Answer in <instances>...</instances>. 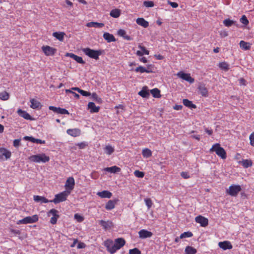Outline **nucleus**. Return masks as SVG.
<instances>
[{
	"label": "nucleus",
	"mask_w": 254,
	"mask_h": 254,
	"mask_svg": "<svg viewBox=\"0 0 254 254\" xmlns=\"http://www.w3.org/2000/svg\"><path fill=\"white\" fill-rule=\"evenodd\" d=\"M209 151L210 152H215L216 154L222 159H225L227 157L226 151L220 146L219 143L213 144Z\"/></svg>",
	"instance_id": "obj_1"
},
{
	"label": "nucleus",
	"mask_w": 254,
	"mask_h": 254,
	"mask_svg": "<svg viewBox=\"0 0 254 254\" xmlns=\"http://www.w3.org/2000/svg\"><path fill=\"white\" fill-rule=\"evenodd\" d=\"M82 51L89 58L96 60L99 59V57L102 54L101 50H95L89 48H83Z\"/></svg>",
	"instance_id": "obj_2"
},
{
	"label": "nucleus",
	"mask_w": 254,
	"mask_h": 254,
	"mask_svg": "<svg viewBox=\"0 0 254 254\" xmlns=\"http://www.w3.org/2000/svg\"><path fill=\"white\" fill-rule=\"evenodd\" d=\"M29 159L33 162L36 163H46L49 161L50 157L45 153L32 155L29 157Z\"/></svg>",
	"instance_id": "obj_3"
},
{
	"label": "nucleus",
	"mask_w": 254,
	"mask_h": 254,
	"mask_svg": "<svg viewBox=\"0 0 254 254\" xmlns=\"http://www.w3.org/2000/svg\"><path fill=\"white\" fill-rule=\"evenodd\" d=\"M70 193V191H64L60 193L55 195V198L50 200V202H54L55 204L64 201L66 200L67 197Z\"/></svg>",
	"instance_id": "obj_4"
},
{
	"label": "nucleus",
	"mask_w": 254,
	"mask_h": 254,
	"mask_svg": "<svg viewBox=\"0 0 254 254\" xmlns=\"http://www.w3.org/2000/svg\"><path fill=\"white\" fill-rule=\"evenodd\" d=\"M241 190L242 188L240 185H232L229 187L228 189L226 190V192L231 196L236 197Z\"/></svg>",
	"instance_id": "obj_5"
},
{
	"label": "nucleus",
	"mask_w": 254,
	"mask_h": 254,
	"mask_svg": "<svg viewBox=\"0 0 254 254\" xmlns=\"http://www.w3.org/2000/svg\"><path fill=\"white\" fill-rule=\"evenodd\" d=\"M38 219L39 217L37 215H33L31 216H27L23 219L18 220L16 224L20 225L33 223L37 222Z\"/></svg>",
	"instance_id": "obj_6"
},
{
	"label": "nucleus",
	"mask_w": 254,
	"mask_h": 254,
	"mask_svg": "<svg viewBox=\"0 0 254 254\" xmlns=\"http://www.w3.org/2000/svg\"><path fill=\"white\" fill-rule=\"evenodd\" d=\"M59 211L55 209H52L50 211H49L47 213L48 216L50 217L52 216L50 220V223L52 224H56L57 222L58 219L60 217V215L59 214Z\"/></svg>",
	"instance_id": "obj_7"
},
{
	"label": "nucleus",
	"mask_w": 254,
	"mask_h": 254,
	"mask_svg": "<svg viewBox=\"0 0 254 254\" xmlns=\"http://www.w3.org/2000/svg\"><path fill=\"white\" fill-rule=\"evenodd\" d=\"M154 67V65L152 64H148L146 67H143L142 66H139L137 67L134 71L136 72H140V73H151L153 72V68Z\"/></svg>",
	"instance_id": "obj_8"
},
{
	"label": "nucleus",
	"mask_w": 254,
	"mask_h": 254,
	"mask_svg": "<svg viewBox=\"0 0 254 254\" xmlns=\"http://www.w3.org/2000/svg\"><path fill=\"white\" fill-rule=\"evenodd\" d=\"M42 50L47 56H54L57 52V49L49 46H43Z\"/></svg>",
	"instance_id": "obj_9"
},
{
	"label": "nucleus",
	"mask_w": 254,
	"mask_h": 254,
	"mask_svg": "<svg viewBox=\"0 0 254 254\" xmlns=\"http://www.w3.org/2000/svg\"><path fill=\"white\" fill-rule=\"evenodd\" d=\"M104 245L110 254H113L116 253V250H114V242L112 240L108 239L105 241Z\"/></svg>",
	"instance_id": "obj_10"
},
{
	"label": "nucleus",
	"mask_w": 254,
	"mask_h": 254,
	"mask_svg": "<svg viewBox=\"0 0 254 254\" xmlns=\"http://www.w3.org/2000/svg\"><path fill=\"white\" fill-rule=\"evenodd\" d=\"M177 75L179 77L189 82L190 83H192L194 81V78L191 77L190 73H186L182 71H180L177 74Z\"/></svg>",
	"instance_id": "obj_11"
},
{
	"label": "nucleus",
	"mask_w": 254,
	"mask_h": 254,
	"mask_svg": "<svg viewBox=\"0 0 254 254\" xmlns=\"http://www.w3.org/2000/svg\"><path fill=\"white\" fill-rule=\"evenodd\" d=\"M49 109L50 110H51L54 112L59 114L68 115L69 114L67 110L64 108H61L60 107H56L55 106H50L49 107Z\"/></svg>",
	"instance_id": "obj_12"
},
{
	"label": "nucleus",
	"mask_w": 254,
	"mask_h": 254,
	"mask_svg": "<svg viewBox=\"0 0 254 254\" xmlns=\"http://www.w3.org/2000/svg\"><path fill=\"white\" fill-rule=\"evenodd\" d=\"M126 244V241L123 238H118L115 239V243H114V250H116V252L122 247H123Z\"/></svg>",
	"instance_id": "obj_13"
},
{
	"label": "nucleus",
	"mask_w": 254,
	"mask_h": 254,
	"mask_svg": "<svg viewBox=\"0 0 254 254\" xmlns=\"http://www.w3.org/2000/svg\"><path fill=\"white\" fill-rule=\"evenodd\" d=\"M195 220L196 222L200 224V226L202 227H206L208 224V219L201 215L196 216L195 218Z\"/></svg>",
	"instance_id": "obj_14"
},
{
	"label": "nucleus",
	"mask_w": 254,
	"mask_h": 254,
	"mask_svg": "<svg viewBox=\"0 0 254 254\" xmlns=\"http://www.w3.org/2000/svg\"><path fill=\"white\" fill-rule=\"evenodd\" d=\"M75 185L74 179L73 177H69L66 181L65 187L66 189L70 191L74 188Z\"/></svg>",
	"instance_id": "obj_15"
},
{
	"label": "nucleus",
	"mask_w": 254,
	"mask_h": 254,
	"mask_svg": "<svg viewBox=\"0 0 254 254\" xmlns=\"http://www.w3.org/2000/svg\"><path fill=\"white\" fill-rule=\"evenodd\" d=\"M138 235L140 239H146L151 237L153 234L150 231H148L145 229H142L138 232Z\"/></svg>",
	"instance_id": "obj_16"
},
{
	"label": "nucleus",
	"mask_w": 254,
	"mask_h": 254,
	"mask_svg": "<svg viewBox=\"0 0 254 254\" xmlns=\"http://www.w3.org/2000/svg\"><path fill=\"white\" fill-rule=\"evenodd\" d=\"M65 56L69 57L73 60H74L77 63L81 64H84L85 63V61H83L82 57L78 56L73 53H67L65 54Z\"/></svg>",
	"instance_id": "obj_17"
},
{
	"label": "nucleus",
	"mask_w": 254,
	"mask_h": 254,
	"mask_svg": "<svg viewBox=\"0 0 254 254\" xmlns=\"http://www.w3.org/2000/svg\"><path fill=\"white\" fill-rule=\"evenodd\" d=\"M218 246L223 250H230L233 248L231 242L228 241L219 242L218 243Z\"/></svg>",
	"instance_id": "obj_18"
},
{
	"label": "nucleus",
	"mask_w": 254,
	"mask_h": 254,
	"mask_svg": "<svg viewBox=\"0 0 254 254\" xmlns=\"http://www.w3.org/2000/svg\"><path fill=\"white\" fill-rule=\"evenodd\" d=\"M119 199H115L109 200L105 205V208L107 210H111L115 207L116 204L118 202Z\"/></svg>",
	"instance_id": "obj_19"
},
{
	"label": "nucleus",
	"mask_w": 254,
	"mask_h": 254,
	"mask_svg": "<svg viewBox=\"0 0 254 254\" xmlns=\"http://www.w3.org/2000/svg\"><path fill=\"white\" fill-rule=\"evenodd\" d=\"M87 107L91 113H98L100 110V107L96 106L95 103L92 102H89Z\"/></svg>",
	"instance_id": "obj_20"
},
{
	"label": "nucleus",
	"mask_w": 254,
	"mask_h": 254,
	"mask_svg": "<svg viewBox=\"0 0 254 254\" xmlns=\"http://www.w3.org/2000/svg\"><path fill=\"white\" fill-rule=\"evenodd\" d=\"M99 223L104 230H107L113 226L112 222L110 221H105L101 220L99 221Z\"/></svg>",
	"instance_id": "obj_21"
},
{
	"label": "nucleus",
	"mask_w": 254,
	"mask_h": 254,
	"mask_svg": "<svg viewBox=\"0 0 254 254\" xmlns=\"http://www.w3.org/2000/svg\"><path fill=\"white\" fill-rule=\"evenodd\" d=\"M66 132L68 134L72 136L77 137L80 135L81 131L78 128H73L68 129L66 130Z\"/></svg>",
	"instance_id": "obj_22"
},
{
	"label": "nucleus",
	"mask_w": 254,
	"mask_h": 254,
	"mask_svg": "<svg viewBox=\"0 0 254 254\" xmlns=\"http://www.w3.org/2000/svg\"><path fill=\"white\" fill-rule=\"evenodd\" d=\"M200 94L203 97H206L208 96V92L204 84H200L198 87Z\"/></svg>",
	"instance_id": "obj_23"
},
{
	"label": "nucleus",
	"mask_w": 254,
	"mask_h": 254,
	"mask_svg": "<svg viewBox=\"0 0 254 254\" xmlns=\"http://www.w3.org/2000/svg\"><path fill=\"white\" fill-rule=\"evenodd\" d=\"M103 37L104 39L108 43L115 42L116 41V39L115 38L113 34H110L108 32H105L103 34Z\"/></svg>",
	"instance_id": "obj_24"
},
{
	"label": "nucleus",
	"mask_w": 254,
	"mask_h": 254,
	"mask_svg": "<svg viewBox=\"0 0 254 254\" xmlns=\"http://www.w3.org/2000/svg\"><path fill=\"white\" fill-rule=\"evenodd\" d=\"M17 112L19 116L23 118L24 119L32 120V118L31 116L26 111H23L20 109H19L17 110Z\"/></svg>",
	"instance_id": "obj_25"
},
{
	"label": "nucleus",
	"mask_w": 254,
	"mask_h": 254,
	"mask_svg": "<svg viewBox=\"0 0 254 254\" xmlns=\"http://www.w3.org/2000/svg\"><path fill=\"white\" fill-rule=\"evenodd\" d=\"M97 194L101 198H110L112 196V193L108 190H103L102 191L98 192Z\"/></svg>",
	"instance_id": "obj_26"
},
{
	"label": "nucleus",
	"mask_w": 254,
	"mask_h": 254,
	"mask_svg": "<svg viewBox=\"0 0 254 254\" xmlns=\"http://www.w3.org/2000/svg\"><path fill=\"white\" fill-rule=\"evenodd\" d=\"M238 163L241 164L244 168H248L253 165V162L251 159H243Z\"/></svg>",
	"instance_id": "obj_27"
},
{
	"label": "nucleus",
	"mask_w": 254,
	"mask_h": 254,
	"mask_svg": "<svg viewBox=\"0 0 254 254\" xmlns=\"http://www.w3.org/2000/svg\"><path fill=\"white\" fill-rule=\"evenodd\" d=\"M136 23L144 28H147L149 26V23L143 18H138L136 20Z\"/></svg>",
	"instance_id": "obj_28"
},
{
	"label": "nucleus",
	"mask_w": 254,
	"mask_h": 254,
	"mask_svg": "<svg viewBox=\"0 0 254 254\" xmlns=\"http://www.w3.org/2000/svg\"><path fill=\"white\" fill-rule=\"evenodd\" d=\"M33 199L36 202H41V203H48L50 202V200L47 199L44 196L39 195H34Z\"/></svg>",
	"instance_id": "obj_29"
},
{
	"label": "nucleus",
	"mask_w": 254,
	"mask_h": 254,
	"mask_svg": "<svg viewBox=\"0 0 254 254\" xmlns=\"http://www.w3.org/2000/svg\"><path fill=\"white\" fill-rule=\"evenodd\" d=\"M86 26L88 27L101 28L104 26L103 23H99L97 22H90L86 23Z\"/></svg>",
	"instance_id": "obj_30"
},
{
	"label": "nucleus",
	"mask_w": 254,
	"mask_h": 254,
	"mask_svg": "<svg viewBox=\"0 0 254 254\" xmlns=\"http://www.w3.org/2000/svg\"><path fill=\"white\" fill-rule=\"evenodd\" d=\"M65 35L64 32H55L53 33V36L61 42L64 41Z\"/></svg>",
	"instance_id": "obj_31"
},
{
	"label": "nucleus",
	"mask_w": 254,
	"mask_h": 254,
	"mask_svg": "<svg viewBox=\"0 0 254 254\" xmlns=\"http://www.w3.org/2000/svg\"><path fill=\"white\" fill-rule=\"evenodd\" d=\"M138 95L143 98H148L149 96V93L147 86H144L141 91L138 92Z\"/></svg>",
	"instance_id": "obj_32"
},
{
	"label": "nucleus",
	"mask_w": 254,
	"mask_h": 254,
	"mask_svg": "<svg viewBox=\"0 0 254 254\" xmlns=\"http://www.w3.org/2000/svg\"><path fill=\"white\" fill-rule=\"evenodd\" d=\"M0 152L1 153L2 156L5 157L6 159H8L11 157V152L5 148H0Z\"/></svg>",
	"instance_id": "obj_33"
},
{
	"label": "nucleus",
	"mask_w": 254,
	"mask_h": 254,
	"mask_svg": "<svg viewBox=\"0 0 254 254\" xmlns=\"http://www.w3.org/2000/svg\"><path fill=\"white\" fill-rule=\"evenodd\" d=\"M183 104L187 107L190 109L196 108V106L193 104L192 102L187 99H184L183 100Z\"/></svg>",
	"instance_id": "obj_34"
},
{
	"label": "nucleus",
	"mask_w": 254,
	"mask_h": 254,
	"mask_svg": "<svg viewBox=\"0 0 254 254\" xmlns=\"http://www.w3.org/2000/svg\"><path fill=\"white\" fill-rule=\"evenodd\" d=\"M118 34L120 36L123 37L125 39L127 40H131V37L126 34V32L125 30L120 29L118 31Z\"/></svg>",
	"instance_id": "obj_35"
},
{
	"label": "nucleus",
	"mask_w": 254,
	"mask_h": 254,
	"mask_svg": "<svg viewBox=\"0 0 254 254\" xmlns=\"http://www.w3.org/2000/svg\"><path fill=\"white\" fill-rule=\"evenodd\" d=\"M104 170L110 173H116L120 172L121 169L116 166H114L111 167L105 168Z\"/></svg>",
	"instance_id": "obj_36"
},
{
	"label": "nucleus",
	"mask_w": 254,
	"mask_h": 254,
	"mask_svg": "<svg viewBox=\"0 0 254 254\" xmlns=\"http://www.w3.org/2000/svg\"><path fill=\"white\" fill-rule=\"evenodd\" d=\"M111 17L114 18H118L121 15V10L118 8L112 9L110 13Z\"/></svg>",
	"instance_id": "obj_37"
},
{
	"label": "nucleus",
	"mask_w": 254,
	"mask_h": 254,
	"mask_svg": "<svg viewBox=\"0 0 254 254\" xmlns=\"http://www.w3.org/2000/svg\"><path fill=\"white\" fill-rule=\"evenodd\" d=\"M240 47L243 50H248L251 48V44L248 42L242 40L240 42Z\"/></svg>",
	"instance_id": "obj_38"
},
{
	"label": "nucleus",
	"mask_w": 254,
	"mask_h": 254,
	"mask_svg": "<svg viewBox=\"0 0 254 254\" xmlns=\"http://www.w3.org/2000/svg\"><path fill=\"white\" fill-rule=\"evenodd\" d=\"M30 101L31 103L30 107L33 109L39 108L41 106L40 103L34 99H31Z\"/></svg>",
	"instance_id": "obj_39"
},
{
	"label": "nucleus",
	"mask_w": 254,
	"mask_h": 254,
	"mask_svg": "<svg viewBox=\"0 0 254 254\" xmlns=\"http://www.w3.org/2000/svg\"><path fill=\"white\" fill-rule=\"evenodd\" d=\"M72 89L77 91L78 93H79L81 95H82L83 96L87 97L91 95L90 92L80 89L78 87H74L72 88Z\"/></svg>",
	"instance_id": "obj_40"
},
{
	"label": "nucleus",
	"mask_w": 254,
	"mask_h": 254,
	"mask_svg": "<svg viewBox=\"0 0 254 254\" xmlns=\"http://www.w3.org/2000/svg\"><path fill=\"white\" fill-rule=\"evenodd\" d=\"M185 251L186 254H195L197 252L196 250L191 246L186 247Z\"/></svg>",
	"instance_id": "obj_41"
},
{
	"label": "nucleus",
	"mask_w": 254,
	"mask_h": 254,
	"mask_svg": "<svg viewBox=\"0 0 254 254\" xmlns=\"http://www.w3.org/2000/svg\"><path fill=\"white\" fill-rule=\"evenodd\" d=\"M142 154L144 158H149L152 156V151L148 148H144L142 150Z\"/></svg>",
	"instance_id": "obj_42"
},
{
	"label": "nucleus",
	"mask_w": 254,
	"mask_h": 254,
	"mask_svg": "<svg viewBox=\"0 0 254 254\" xmlns=\"http://www.w3.org/2000/svg\"><path fill=\"white\" fill-rule=\"evenodd\" d=\"M150 93L154 98H160L161 97L160 91L158 88H154L150 90Z\"/></svg>",
	"instance_id": "obj_43"
},
{
	"label": "nucleus",
	"mask_w": 254,
	"mask_h": 254,
	"mask_svg": "<svg viewBox=\"0 0 254 254\" xmlns=\"http://www.w3.org/2000/svg\"><path fill=\"white\" fill-rule=\"evenodd\" d=\"M104 150L107 154L110 155L114 152L115 149L113 147L110 145H108L106 146V147L104 148Z\"/></svg>",
	"instance_id": "obj_44"
},
{
	"label": "nucleus",
	"mask_w": 254,
	"mask_h": 254,
	"mask_svg": "<svg viewBox=\"0 0 254 254\" xmlns=\"http://www.w3.org/2000/svg\"><path fill=\"white\" fill-rule=\"evenodd\" d=\"M9 98V94L6 92L3 91L0 93V99L5 101L7 100Z\"/></svg>",
	"instance_id": "obj_45"
},
{
	"label": "nucleus",
	"mask_w": 254,
	"mask_h": 254,
	"mask_svg": "<svg viewBox=\"0 0 254 254\" xmlns=\"http://www.w3.org/2000/svg\"><path fill=\"white\" fill-rule=\"evenodd\" d=\"M92 98L93 100L98 103H101L102 102V99L99 97L96 93H93L91 94Z\"/></svg>",
	"instance_id": "obj_46"
},
{
	"label": "nucleus",
	"mask_w": 254,
	"mask_h": 254,
	"mask_svg": "<svg viewBox=\"0 0 254 254\" xmlns=\"http://www.w3.org/2000/svg\"><path fill=\"white\" fill-rule=\"evenodd\" d=\"M192 236H193V234L191 232H190V231L185 232L182 233L180 235V238L183 239V238H190V237H191Z\"/></svg>",
	"instance_id": "obj_47"
},
{
	"label": "nucleus",
	"mask_w": 254,
	"mask_h": 254,
	"mask_svg": "<svg viewBox=\"0 0 254 254\" xmlns=\"http://www.w3.org/2000/svg\"><path fill=\"white\" fill-rule=\"evenodd\" d=\"M219 67L223 70H228L229 69V64L226 62H222L219 63Z\"/></svg>",
	"instance_id": "obj_48"
},
{
	"label": "nucleus",
	"mask_w": 254,
	"mask_h": 254,
	"mask_svg": "<svg viewBox=\"0 0 254 254\" xmlns=\"http://www.w3.org/2000/svg\"><path fill=\"white\" fill-rule=\"evenodd\" d=\"M234 23V21L230 19H225L223 21V23L225 25V26L227 27H230L232 26Z\"/></svg>",
	"instance_id": "obj_49"
},
{
	"label": "nucleus",
	"mask_w": 254,
	"mask_h": 254,
	"mask_svg": "<svg viewBox=\"0 0 254 254\" xmlns=\"http://www.w3.org/2000/svg\"><path fill=\"white\" fill-rule=\"evenodd\" d=\"M144 202L145 203L146 205L147 206L148 209H149L153 205V203L150 198H145L144 199Z\"/></svg>",
	"instance_id": "obj_50"
},
{
	"label": "nucleus",
	"mask_w": 254,
	"mask_h": 254,
	"mask_svg": "<svg viewBox=\"0 0 254 254\" xmlns=\"http://www.w3.org/2000/svg\"><path fill=\"white\" fill-rule=\"evenodd\" d=\"M134 174L135 177L137 178H143L144 176V173L143 172L138 171V170H135L134 172Z\"/></svg>",
	"instance_id": "obj_51"
},
{
	"label": "nucleus",
	"mask_w": 254,
	"mask_h": 254,
	"mask_svg": "<svg viewBox=\"0 0 254 254\" xmlns=\"http://www.w3.org/2000/svg\"><path fill=\"white\" fill-rule=\"evenodd\" d=\"M129 254H141V251L137 248H134L129 250Z\"/></svg>",
	"instance_id": "obj_52"
},
{
	"label": "nucleus",
	"mask_w": 254,
	"mask_h": 254,
	"mask_svg": "<svg viewBox=\"0 0 254 254\" xmlns=\"http://www.w3.org/2000/svg\"><path fill=\"white\" fill-rule=\"evenodd\" d=\"M74 218L78 222H81L84 220V217L78 213H76L74 215Z\"/></svg>",
	"instance_id": "obj_53"
},
{
	"label": "nucleus",
	"mask_w": 254,
	"mask_h": 254,
	"mask_svg": "<svg viewBox=\"0 0 254 254\" xmlns=\"http://www.w3.org/2000/svg\"><path fill=\"white\" fill-rule=\"evenodd\" d=\"M240 22L245 25H248L249 23V20H248L246 16L245 15H243L240 18Z\"/></svg>",
	"instance_id": "obj_54"
},
{
	"label": "nucleus",
	"mask_w": 254,
	"mask_h": 254,
	"mask_svg": "<svg viewBox=\"0 0 254 254\" xmlns=\"http://www.w3.org/2000/svg\"><path fill=\"white\" fill-rule=\"evenodd\" d=\"M249 139L251 145L254 147V131L250 135Z\"/></svg>",
	"instance_id": "obj_55"
},
{
	"label": "nucleus",
	"mask_w": 254,
	"mask_h": 254,
	"mask_svg": "<svg viewBox=\"0 0 254 254\" xmlns=\"http://www.w3.org/2000/svg\"><path fill=\"white\" fill-rule=\"evenodd\" d=\"M143 4L144 6L147 7H151L154 6V3L152 1H144Z\"/></svg>",
	"instance_id": "obj_56"
},
{
	"label": "nucleus",
	"mask_w": 254,
	"mask_h": 254,
	"mask_svg": "<svg viewBox=\"0 0 254 254\" xmlns=\"http://www.w3.org/2000/svg\"><path fill=\"white\" fill-rule=\"evenodd\" d=\"M138 48L139 49H140V50H141V51L145 55H148L149 54V51L148 50H146L145 47L139 45L138 46Z\"/></svg>",
	"instance_id": "obj_57"
},
{
	"label": "nucleus",
	"mask_w": 254,
	"mask_h": 254,
	"mask_svg": "<svg viewBox=\"0 0 254 254\" xmlns=\"http://www.w3.org/2000/svg\"><path fill=\"white\" fill-rule=\"evenodd\" d=\"M76 145L79 147V149H83L87 146V144L85 142H82L78 143Z\"/></svg>",
	"instance_id": "obj_58"
},
{
	"label": "nucleus",
	"mask_w": 254,
	"mask_h": 254,
	"mask_svg": "<svg viewBox=\"0 0 254 254\" xmlns=\"http://www.w3.org/2000/svg\"><path fill=\"white\" fill-rule=\"evenodd\" d=\"M24 139L26 140H29L32 142L35 143V140L36 138H35L32 136H26L24 137Z\"/></svg>",
	"instance_id": "obj_59"
},
{
	"label": "nucleus",
	"mask_w": 254,
	"mask_h": 254,
	"mask_svg": "<svg viewBox=\"0 0 254 254\" xmlns=\"http://www.w3.org/2000/svg\"><path fill=\"white\" fill-rule=\"evenodd\" d=\"M90 177L93 179H97L99 177V174L97 172L94 171L91 173Z\"/></svg>",
	"instance_id": "obj_60"
},
{
	"label": "nucleus",
	"mask_w": 254,
	"mask_h": 254,
	"mask_svg": "<svg viewBox=\"0 0 254 254\" xmlns=\"http://www.w3.org/2000/svg\"><path fill=\"white\" fill-rule=\"evenodd\" d=\"M181 176L182 177H183L184 179H189L190 178V175H189L188 173L187 172H182L181 173Z\"/></svg>",
	"instance_id": "obj_61"
},
{
	"label": "nucleus",
	"mask_w": 254,
	"mask_h": 254,
	"mask_svg": "<svg viewBox=\"0 0 254 254\" xmlns=\"http://www.w3.org/2000/svg\"><path fill=\"white\" fill-rule=\"evenodd\" d=\"M20 139H15L13 141V146L15 147H18L20 145Z\"/></svg>",
	"instance_id": "obj_62"
},
{
	"label": "nucleus",
	"mask_w": 254,
	"mask_h": 254,
	"mask_svg": "<svg viewBox=\"0 0 254 254\" xmlns=\"http://www.w3.org/2000/svg\"><path fill=\"white\" fill-rule=\"evenodd\" d=\"M85 247H86V245L83 242L79 243L77 246V249H83V248H85Z\"/></svg>",
	"instance_id": "obj_63"
},
{
	"label": "nucleus",
	"mask_w": 254,
	"mask_h": 254,
	"mask_svg": "<svg viewBox=\"0 0 254 254\" xmlns=\"http://www.w3.org/2000/svg\"><path fill=\"white\" fill-rule=\"evenodd\" d=\"M168 3L173 8H177L178 6V4L175 2L168 1Z\"/></svg>",
	"instance_id": "obj_64"
}]
</instances>
